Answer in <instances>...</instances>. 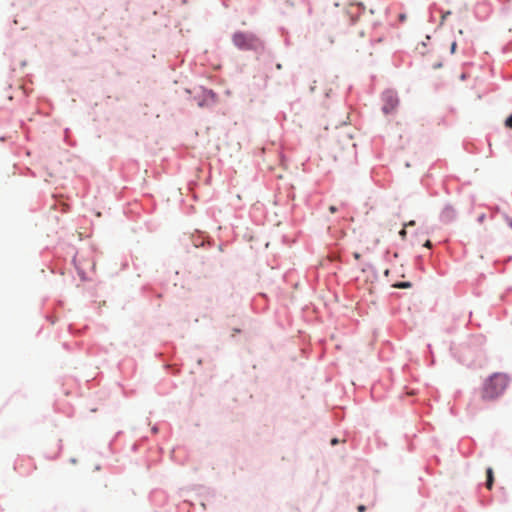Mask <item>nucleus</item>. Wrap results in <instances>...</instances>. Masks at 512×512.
<instances>
[{
	"instance_id": "obj_12",
	"label": "nucleus",
	"mask_w": 512,
	"mask_h": 512,
	"mask_svg": "<svg viewBox=\"0 0 512 512\" xmlns=\"http://www.w3.org/2000/svg\"><path fill=\"white\" fill-rule=\"evenodd\" d=\"M399 234L402 238H404L406 236V230L402 229Z\"/></svg>"
},
{
	"instance_id": "obj_6",
	"label": "nucleus",
	"mask_w": 512,
	"mask_h": 512,
	"mask_svg": "<svg viewBox=\"0 0 512 512\" xmlns=\"http://www.w3.org/2000/svg\"><path fill=\"white\" fill-rule=\"evenodd\" d=\"M505 125L512 129V114L506 119Z\"/></svg>"
},
{
	"instance_id": "obj_11",
	"label": "nucleus",
	"mask_w": 512,
	"mask_h": 512,
	"mask_svg": "<svg viewBox=\"0 0 512 512\" xmlns=\"http://www.w3.org/2000/svg\"><path fill=\"white\" fill-rule=\"evenodd\" d=\"M353 256H354V258H355L356 260H359V259L361 258V255H360V253H358V252H355V253L353 254Z\"/></svg>"
},
{
	"instance_id": "obj_5",
	"label": "nucleus",
	"mask_w": 512,
	"mask_h": 512,
	"mask_svg": "<svg viewBox=\"0 0 512 512\" xmlns=\"http://www.w3.org/2000/svg\"><path fill=\"white\" fill-rule=\"evenodd\" d=\"M411 286L412 284L410 282H398L393 284V287L400 289L410 288Z\"/></svg>"
},
{
	"instance_id": "obj_3",
	"label": "nucleus",
	"mask_w": 512,
	"mask_h": 512,
	"mask_svg": "<svg viewBox=\"0 0 512 512\" xmlns=\"http://www.w3.org/2000/svg\"><path fill=\"white\" fill-rule=\"evenodd\" d=\"M383 101L384 104L382 109L386 114L392 112L398 105V98L396 94L391 91H387L383 94Z\"/></svg>"
},
{
	"instance_id": "obj_2",
	"label": "nucleus",
	"mask_w": 512,
	"mask_h": 512,
	"mask_svg": "<svg viewBox=\"0 0 512 512\" xmlns=\"http://www.w3.org/2000/svg\"><path fill=\"white\" fill-rule=\"evenodd\" d=\"M233 43L242 50H257L262 48L261 40L252 33L237 32L233 35Z\"/></svg>"
},
{
	"instance_id": "obj_13",
	"label": "nucleus",
	"mask_w": 512,
	"mask_h": 512,
	"mask_svg": "<svg viewBox=\"0 0 512 512\" xmlns=\"http://www.w3.org/2000/svg\"><path fill=\"white\" fill-rule=\"evenodd\" d=\"M337 442H338L337 439H332L331 444L335 445Z\"/></svg>"
},
{
	"instance_id": "obj_1",
	"label": "nucleus",
	"mask_w": 512,
	"mask_h": 512,
	"mask_svg": "<svg viewBox=\"0 0 512 512\" xmlns=\"http://www.w3.org/2000/svg\"><path fill=\"white\" fill-rule=\"evenodd\" d=\"M509 385V377L505 373H494L483 383L481 396L484 400H494L501 396Z\"/></svg>"
},
{
	"instance_id": "obj_15",
	"label": "nucleus",
	"mask_w": 512,
	"mask_h": 512,
	"mask_svg": "<svg viewBox=\"0 0 512 512\" xmlns=\"http://www.w3.org/2000/svg\"><path fill=\"white\" fill-rule=\"evenodd\" d=\"M384 273H385V275L387 276V275L389 274V270H388V269H386Z\"/></svg>"
},
{
	"instance_id": "obj_9",
	"label": "nucleus",
	"mask_w": 512,
	"mask_h": 512,
	"mask_svg": "<svg viewBox=\"0 0 512 512\" xmlns=\"http://www.w3.org/2000/svg\"><path fill=\"white\" fill-rule=\"evenodd\" d=\"M357 510H358L359 512H364V511L366 510V507H365L364 505H359V506H358V508H357Z\"/></svg>"
},
{
	"instance_id": "obj_7",
	"label": "nucleus",
	"mask_w": 512,
	"mask_h": 512,
	"mask_svg": "<svg viewBox=\"0 0 512 512\" xmlns=\"http://www.w3.org/2000/svg\"><path fill=\"white\" fill-rule=\"evenodd\" d=\"M432 67L433 68H441L443 67V63L442 62H435L432 64Z\"/></svg>"
},
{
	"instance_id": "obj_4",
	"label": "nucleus",
	"mask_w": 512,
	"mask_h": 512,
	"mask_svg": "<svg viewBox=\"0 0 512 512\" xmlns=\"http://www.w3.org/2000/svg\"><path fill=\"white\" fill-rule=\"evenodd\" d=\"M486 476H487L486 487H487V489L491 490L493 487V483H494V473H493L492 468H488L486 470Z\"/></svg>"
},
{
	"instance_id": "obj_16",
	"label": "nucleus",
	"mask_w": 512,
	"mask_h": 512,
	"mask_svg": "<svg viewBox=\"0 0 512 512\" xmlns=\"http://www.w3.org/2000/svg\"><path fill=\"white\" fill-rule=\"evenodd\" d=\"M510 226L512 227V220L510 221Z\"/></svg>"
},
{
	"instance_id": "obj_10",
	"label": "nucleus",
	"mask_w": 512,
	"mask_h": 512,
	"mask_svg": "<svg viewBox=\"0 0 512 512\" xmlns=\"http://www.w3.org/2000/svg\"><path fill=\"white\" fill-rule=\"evenodd\" d=\"M329 211H330L331 213H335V212L337 211V208H336L335 206H333V205H332V206H330V207H329Z\"/></svg>"
},
{
	"instance_id": "obj_14",
	"label": "nucleus",
	"mask_w": 512,
	"mask_h": 512,
	"mask_svg": "<svg viewBox=\"0 0 512 512\" xmlns=\"http://www.w3.org/2000/svg\"><path fill=\"white\" fill-rule=\"evenodd\" d=\"M425 246L429 247L430 246V241H427Z\"/></svg>"
},
{
	"instance_id": "obj_8",
	"label": "nucleus",
	"mask_w": 512,
	"mask_h": 512,
	"mask_svg": "<svg viewBox=\"0 0 512 512\" xmlns=\"http://www.w3.org/2000/svg\"><path fill=\"white\" fill-rule=\"evenodd\" d=\"M455 48H456V43L453 42L451 45H450V52L451 53H454L455 52Z\"/></svg>"
}]
</instances>
